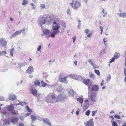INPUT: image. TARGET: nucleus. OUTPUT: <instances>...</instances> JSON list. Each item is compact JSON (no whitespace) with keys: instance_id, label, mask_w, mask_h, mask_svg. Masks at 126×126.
Segmentation results:
<instances>
[{"instance_id":"37","label":"nucleus","mask_w":126,"mask_h":126,"mask_svg":"<svg viewBox=\"0 0 126 126\" xmlns=\"http://www.w3.org/2000/svg\"><path fill=\"white\" fill-rule=\"evenodd\" d=\"M90 113V110H88L86 111L85 112V114L87 116L89 115Z\"/></svg>"},{"instance_id":"27","label":"nucleus","mask_w":126,"mask_h":126,"mask_svg":"<svg viewBox=\"0 0 126 126\" xmlns=\"http://www.w3.org/2000/svg\"><path fill=\"white\" fill-rule=\"evenodd\" d=\"M88 62L91 63V64L94 67L95 65L92 61L91 59H89L88 60Z\"/></svg>"},{"instance_id":"14","label":"nucleus","mask_w":126,"mask_h":126,"mask_svg":"<svg viewBox=\"0 0 126 126\" xmlns=\"http://www.w3.org/2000/svg\"><path fill=\"white\" fill-rule=\"evenodd\" d=\"M16 99V96L15 95H10L9 97L10 100H13Z\"/></svg>"},{"instance_id":"39","label":"nucleus","mask_w":126,"mask_h":126,"mask_svg":"<svg viewBox=\"0 0 126 126\" xmlns=\"http://www.w3.org/2000/svg\"><path fill=\"white\" fill-rule=\"evenodd\" d=\"M18 33L17 32H15V33L12 35V37L11 38L16 36V35H18Z\"/></svg>"},{"instance_id":"62","label":"nucleus","mask_w":126,"mask_h":126,"mask_svg":"<svg viewBox=\"0 0 126 126\" xmlns=\"http://www.w3.org/2000/svg\"><path fill=\"white\" fill-rule=\"evenodd\" d=\"M80 25H78L77 26V28L79 29L80 28Z\"/></svg>"},{"instance_id":"26","label":"nucleus","mask_w":126,"mask_h":126,"mask_svg":"<svg viewBox=\"0 0 126 126\" xmlns=\"http://www.w3.org/2000/svg\"><path fill=\"white\" fill-rule=\"evenodd\" d=\"M63 98L62 96V95H58L57 97V100H60L61 101V100Z\"/></svg>"},{"instance_id":"21","label":"nucleus","mask_w":126,"mask_h":126,"mask_svg":"<svg viewBox=\"0 0 126 126\" xmlns=\"http://www.w3.org/2000/svg\"><path fill=\"white\" fill-rule=\"evenodd\" d=\"M86 35L87 37H91L93 33L92 32L89 33V32H86Z\"/></svg>"},{"instance_id":"18","label":"nucleus","mask_w":126,"mask_h":126,"mask_svg":"<svg viewBox=\"0 0 126 126\" xmlns=\"http://www.w3.org/2000/svg\"><path fill=\"white\" fill-rule=\"evenodd\" d=\"M60 27L59 25L57 24L55 26H53L52 27V29L54 30H58Z\"/></svg>"},{"instance_id":"55","label":"nucleus","mask_w":126,"mask_h":126,"mask_svg":"<svg viewBox=\"0 0 126 126\" xmlns=\"http://www.w3.org/2000/svg\"><path fill=\"white\" fill-rule=\"evenodd\" d=\"M30 115V113H26V114H25V115L26 116H29Z\"/></svg>"},{"instance_id":"22","label":"nucleus","mask_w":126,"mask_h":126,"mask_svg":"<svg viewBox=\"0 0 126 126\" xmlns=\"http://www.w3.org/2000/svg\"><path fill=\"white\" fill-rule=\"evenodd\" d=\"M59 80L60 81L63 82V76L61 74L59 77Z\"/></svg>"},{"instance_id":"32","label":"nucleus","mask_w":126,"mask_h":126,"mask_svg":"<svg viewBox=\"0 0 126 126\" xmlns=\"http://www.w3.org/2000/svg\"><path fill=\"white\" fill-rule=\"evenodd\" d=\"M69 77H70L71 78L74 79L75 78V75L73 74H71L68 76Z\"/></svg>"},{"instance_id":"50","label":"nucleus","mask_w":126,"mask_h":126,"mask_svg":"<svg viewBox=\"0 0 126 126\" xmlns=\"http://www.w3.org/2000/svg\"><path fill=\"white\" fill-rule=\"evenodd\" d=\"M31 5L33 7V9H35V7H34V4L33 3H31Z\"/></svg>"},{"instance_id":"53","label":"nucleus","mask_w":126,"mask_h":126,"mask_svg":"<svg viewBox=\"0 0 126 126\" xmlns=\"http://www.w3.org/2000/svg\"><path fill=\"white\" fill-rule=\"evenodd\" d=\"M77 61H75L74 62V64L76 66H77Z\"/></svg>"},{"instance_id":"7","label":"nucleus","mask_w":126,"mask_h":126,"mask_svg":"<svg viewBox=\"0 0 126 126\" xmlns=\"http://www.w3.org/2000/svg\"><path fill=\"white\" fill-rule=\"evenodd\" d=\"M7 42L5 41V38H2L0 39V44L1 46L4 47H5L6 48L7 47H6L7 45Z\"/></svg>"},{"instance_id":"61","label":"nucleus","mask_w":126,"mask_h":126,"mask_svg":"<svg viewBox=\"0 0 126 126\" xmlns=\"http://www.w3.org/2000/svg\"><path fill=\"white\" fill-rule=\"evenodd\" d=\"M122 126H126V123H124Z\"/></svg>"},{"instance_id":"9","label":"nucleus","mask_w":126,"mask_h":126,"mask_svg":"<svg viewBox=\"0 0 126 126\" xmlns=\"http://www.w3.org/2000/svg\"><path fill=\"white\" fill-rule=\"evenodd\" d=\"M83 82L84 84L88 85V88H90L91 87L90 85V80L89 79H84L83 81Z\"/></svg>"},{"instance_id":"4","label":"nucleus","mask_w":126,"mask_h":126,"mask_svg":"<svg viewBox=\"0 0 126 126\" xmlns=\"http://www.w3.org/2000/svg\"><path fill=\"white\" fill-rule=\"evenodd\" d=\"M46 18L44 17L40 18L38 20V23L40 26H42L43 24H45Z\"/></svg>"},{"instance_id":"42","label":"nucleus","mask_w":126,"mask_h":126,"mask_svg":"<svg viewBox=\"0 0 126 126\" xmlns=\"http://www.w3.org/2000/svg\"><path fill=\"white\" fill-rule=\"evenodd\" d=\"M122 17L123 18L125 17H126V13H122Z\"/></svg>"},{"instance_id":"63","label":"nucleus","mask_w":126,"mask_h":126,"mask_svg":"<svg viewBox=\"0 0 126 126\" xmlns=\"http://www.w3.org/2000/svg\"><path fill=\"white\" fill-rule=\"evenodd\" d=\"M100 29H101V32H102L103 30V28L102 27H100Z\"/></svg>"},{"instance_id":"36","label":"nucleus","mask_w":126,"mask_h":126,"mask_svg":"<svg viewBox=\"0 0 126 126\" xmlns=\"http://www.w3.org/2000/svg\"><path fill=\"white\" fill-rule=\"evenodd\" d=\"M97 111V110L93 111L92 112V115L93 116H94Z\"/></svg>"},{"instance_id":"38","label":"nucleus","mask_w":126,"mask_h":126,"mask_svg":"<svg viewBox=\"0 0 126 126\" xmlns=\"http://www.w3.org/2000/svg\"><path fill=\"white\" fill-rule=\"evenodd\" d=\"M18 33L17 32H15V33L12 35V37L11 38L16 36V35H18Z\"/></svg>"},{"instance_id":"51","label":"nucleus","mask_w":126,"mask_h":126,"mask_svg":"<svg viewBox=\"0 0 126 126\" xmlns=\"http://www.w3.org/2000/svg\"><path fill=\"white\" fill-rule=\"evenodd\" d=\"M124 73L125 74V75H126V67H125L124 69Z\"/></svg>"},{"instance_id":"19","label":"nucleus","mask_w":126,"mask_h":126,"mask_svg":"<svg viewBox=\"0 0 126 126\" xmlns=\"http://www.w3.org/2000/svg\"><path fill=\"white\" fill-rule=\"evenodd\" d=\"M18 120V118L15 117L13 118L11 120V122L14 124L17 122Z\"/></svg>"},{"instance_id":"6","label":"nucleus","mask_w":126,"mask_h":126,"mask_svg":"<svg viewBox=\"0 0 126 126\" xmlns=\"http://www.w3.org/2000/svg\"><path fill=\"white\" fill-rule=\"evenodd\" d=\"M120 56V54L118 53L115 52L114 57L112 58L110 62V63H111L114 62L115 59H117Z\"/></svg>"},{"instance_id":"45","label":"nucleus","mask_w":126,"mask_h":126,"mask_svg":"<svg viewBox=\"0 0 126 126\" xmlns=\"http://www.w3.org/2000/svg\"><path fill=\"white\" fill-rule=\"evenodd\" d=\"M76 36H74L72 38V39L73 40V43H74L76 39Z\"/></svg>"},{"instance_id":"49","label":"nucleus","mask_w":126,"mask_h":126,"mask_svg":"<svg viewBox=\"0 0 126 126\" xmlns=\"http://www.w3.org/2000/svg\"><path fill=\"white\" fill-rule=\"evenodd\" d=\"M41 48V46H39V47L37 48V50L38 51H39Z\"/></svg>"},{"instance_id":"59","label":"nucleus","mask_w":126,"mask_h":126,"mask_svg":"<svg viewBox=\"0 0 126 126\" xmlns=\"http://www.w3.org/2000/svg\"><path fill=\"white\" fill-rule=\"evenodd\" d=\"M90 30L88 29H86L85 30V32H89Z\"/></svg>"},{"instance_id":"46","label":"nucleus","mask_w":126,"mask_h":126,"mask_svg":"<svg viewBox=\"0 0 126 126\" xmlns=\"http://www.w3.org/2000/svg\"><path fill=\"white\" fill-rule=\"evenodd\" d=\"M41 7L42 8H44L45 7V6L44 4H41Z\"/></svg>"},{"instance_id":"11","label":"nucleus","mask_w":126,"mask_h":126,"mask_svg":"<svg viewBox=\"0 0 126 126\" xmlns=\"http://www.w3.org/2000/svg\"><path fill=\"white\" fill-rule=\"evenodd\" d=\"M7 109L8 111H12L13 110L14 107L13 105L11 104L10 105H8L6 108Z\"/></svg>"},{"instance_id":"57","label":"nucleus","mask_w":126,"mask_h":126,"mask_svg":"<svg viewBox=\"0 0 126 126\" xmlns=\"http://www.w3.org/2000/svg\"><path fill=\"white\" fill-rule=\"evenodd\" d=\"M78 21V25H80V22H81V21L80 20H79V21Z\"/></svg>"},{"instance_id":"17","label":"nucleus","mask_w":126,"mask_h":126,"mask_svg":"<svg viewBox=\"0 0 126 126\" xmlns=\"http://www.w3.org/2000/svg\"><path fill=\"white\" fill-rule=\"evenodd\" d=\"M30 117L32 119V122H34L36 120L37 117L35 116L34 115H32Z\"/></svg>"},{"instance_id":"8","label":"nucleus","mask_w":126,"mask_h":126,"mask_svg":"<svg viewBox=\"0 0 126 126\" xmlns=\"http://www.w3.org/2000/svg\"><path fill=\"white\" fill-rule=\"evenodd\" d=\"M96 95L95 94H92L90 98L91 100L94 102H95L96 101Z\"/></svg>"},{"instance_id":"10","label":"nucleus","mask_w":126,"mask_h":126,"mask_svg":"<svg viewBox=\"0 0 126 126\" xmlns=\"http://www.w3.org/2000/svg\"><path fill=\"white\" fill-rule=\"evenodd\" d=\"M33 70V68L32 66H31L28 68L26 72L27 73H32Z\"/></svg>"},{"instance_id":"44","label":"nucleus","mask_w":126,"mask_h":126,"mask_svg":"<svg viewBox=\"0 0 126 126\" xmlns=\"http://www.w3.org/2000/svg\"><path fill=\"white\" fill-rule=\"evenodd\" d=\"M71 11L70 10L69 8L67 9V14L69 15H70V14Z\"/></svg>"},{"instance_id":"41","label":"nucleus","mask_w":126,"mask_h":126,"mask_svg":"<svg viewBox=\"0 0 126 126\" xmlns=\"http://www.w3.org/2000/svg\"><path fill=\"white\" fill-rule=\"evenodd\" d=\"M114 117L118 119H120L121 118L120 117L117 115H115L114 116Z\"/></svg>"},{"instance_id":"25","label":"nucleus","mask_w":126,"mask_h":126,"mask_svg":"<svg viewBox=\"0 0 126 126\" xmlns=\"http://www.w3.org/2000/svg\"><path fill=\"white\" fill-rule=\"evenodd\" d=\"M41 83L42 84V86L43 87H44L46 86L47 85V84L43 80L41 81Z\"/></svg>"},{"instance_id":"60","label":"nucleus","mask_w":126,"mask_h":126,"mask_svg":"<svg viewBox=\"0 0 126 126\" xmlns=\"http://www.w3.org/2000/svg\"><path fill=\"white\" fill-rule=\"evenodd\" d=\"M104 11H105L104 9H103V10H102V13H101L102 14H103V13H104Z\"/></svg>"},{"instance_id":"24","label":"nucleus","mask_w":126,"mask_h":126,"mask_svg":"<svg viewBox=\"0 0 126 126\" xmlns=\"http://www.w3.org/2000/svg\"><path fill=\"white\" fill-rule=\"evenodd\" d=\"M89 76L92 79H94L95 78V77L94 75L92 73L90 72L89 73Z\"/></svg>"},{"instance_id":"3","label":"nucleus","mask_w":126,"mask_h":126,"mask_svg":"<svg viewBox=\"0 0 126 126\" xmlns=\"http://www.w3.org/2000/svg\"><path fill=\"white\" fill-rule=\"evenodd\" d=\"M50 96L53 99L56 98V95L55 94L51 93L47 96V97L46 101L47 103L51 102L52 99L50 98Z\"/></svg>"},{"instance_id":"16","label":"nucleus","mask_w":126,"mask_h":126,"mask_svg":"<svg viewBox=\"0 0 126 126\" xmlns=\"http://www.w3.org/2000/svg\"><path fill=\"white\" fill-rule=\"evenodd\" d=\"M31 91L32 92L31 93L33 95L35 96L37 94V91L35 89H31Z\"/></svg>"},{"instance_id":"35","label":"nucleus","mask_w":126,"mask_h":126,"mask_svg":"<svg viewBox=\"0 0 126 126\" xmlns=\"http://www.w3.org/2000/svg\"><path fill=\"white\" fill-rule=\"evenodd\" d=\"M112 126H118L117 124L115 121L112 122Z\"/></svg>"},{"instance_id":"29","label":"nucleus","mask_w":126,"mask_h":126,"mask_svg":"<svg viewBox=\"0 0 126 126\" xmlns=\"http://www.w3.org/2000/svg\"><path fill=\"white\" fill-rule=\"evenodd\" d=\"M28 3V2L26 0H23V5H25Z\"/></svg>"},{"instance_id":"52","label":"nucleus","mask_w":126,"mask_h":126,"mask_svg":"<svg viewBox=\"0 0 126 126\" xmlns=\"http://www.w3.org/2000/svg\"><path fill=\"white\" fill-rule=\"evenodd\" d=\"M79 113V111H77L76 112V114L77 115H78Z\"/></svg>"},{"instance_id":"47","label":"nucleus","mask_w":126,"mask_h":126,"mask_svg":"<svg viewBox=\"0 0 126 126\" xmlns=\"http://www.w3.org/2000/svg\"><path fill=\"white\" fill-rule=\"evenodd\" d=\"M103 41L104 42V45H105V46H106L107 45V44H106V42H107V41H106L105 38H104Z\"/></svg>"},{"instance_id":"56","label":"nucleus","mask_w":126,"mask_h":126,"mask_svg":"<svg viewBox=\"0 0 126 126\" xmlns=\"http://www.w3.org/2000/svg\"><path fill=\"white\" fill-rule=\"evenodd\" d=\"M19 126H24V125L22 123H20L18 125Z\"/></svg>"},{"instance_id":"2","label":"nucleus","mask_w":126,"mask_h":126,"mask_svg":"<svg viewBox=\"0 0 126 126\" xmlns=\"http://www.w3.org/2000/svg\"><path fill=\"white\" fill-rule=\"evenodd\" d=\"M57 32H43V34H42V36L45 35H46V37H54L55 36V34Z\"/></svg>"},{"instance_id":"20","label":"nucleus","mask_w":126,"mask_h":126,"mask_svg":"<svg viewBox=\"0 0 126 126\" xmlns=\"http://www.w3.org/2000/svg\"><path fill=\"white\" fill-rule=\"evenodd\" d=\"M77 100L81 104V105H82L83 101L82 98L80 97L78 98H77Z\"/></svg>"},{"instance_id":"15","label":"nucleus","mask_w":126,"mask_h":126,"mask_svg":"<svg viewBox=\"0 0 126 126\" xmlns=\"http://www.w3.org/2000/svg\"><path fill=\"white\" fill-rule=\"evenodd\" d=\"M43 121L44 122L47 124L49 126H51V123L48 119L47 118L44 119H43Z\"/></svg>"},{"instance_id":"30","label":"nucleus","mask_w":126,"mask_h":126,"mask_svg":"<svg viewBox=\"0 0 126 126\" xmlns=\"http://www.w3.org/2000/svg\"><path fill=\"white\" fill-rule=\"evenodd\" d=\"M26 108L28 112L31 113L32 112V110L30 109L29 107L27 106L26 107Z\"/></svg>"},{"instance_id":"23","label":"nucleus","mask_w":126,"mask_h":126,"mask_svg":"<svg viewBox=\"0 0 126 126\" xmlns=\"http://www.w3.org/2000/svg\"><path fill=\"white\" fill-rule=\"evenodd\" d=\"M34 84L35 85L39 86L40 83L39 80H36L34 81Z\"/></svg>"},{"instance_id":"1","label":"nucleus","mask_w":126,"mask_h":126,"mask_svg":"<svg viewBox=\"0 0 126 126\" xmlns=\"http://www.w3.org/2000/svg\"><path fill=\"white\" fill-rule=\"evenodd\" d=\"M72 2L71 4V6H72V7L74 10H77L78 9L79 7L80 6V4L78 1L75 0L74 5L73 4L74 3L75 0H72Z\"/></svg>"},{"instance_id":"64","label":"nucleus","mask_w":126,"mask_h":126,"mask_svg":"<svg viewBox=\"0 0 126 126\" xmlns=\"http://www.w3.org/2000/svg\"><path fill=\"white\" fill-rule=\"evenodd\" d=\"M125 75V78L124 80L125 81V82H126V75Z\"/></svg>"},{"instance_id":"33","label":"nucleus","mask_w":126,"mask_h":126,"mask_svg":"<svg viewBox=\"0 0 126 126\" xmlns=\"http://www.w3.org/2000/svg\"><path fill=\"white\" fill-rule=\"evenodd\" d=\"M111 78V76L110 74H109L108 76V77L107 78V79L106 80V81L108 82L109 81Z\"/></svg>"},{"instance_id":"43","label":"nucleus","mask_w":126,"mask_h":126,"mask_svg":"<svg viewBox=\"0 0 126 126\" xmlns=\"http://www.w3.org/2000/svg\"><path fill=\"white\" fill-rule=\"evenodd\" d=\"M47 73H43V77L45 78H46L47 77Z\"/></svg>"},{"instance_id":"5","label":"nucleus","mask_w":126,"mask_h":126,"mask_svg":"<svg viewBox=\"0 0 126 126\" xmlns=\"http://www.w3.org/2000/svg\"><path fill=\"white\" fill-rule=\"evenodd\" d=\"M85 126H94V122L92 119H90L84 123Z\"/></svg>"},{"instance_id":"34","label":"nucleus","mask_w":126,"mask_h":126,"mask_svg":"<svg viewBox=\"0 0 126 126\" xmlns=\"http://www.w3.org/2000/svg\"><path fill=\"white\" fill-rule=\"evenodd\" d=\"M68 77V76H67V77H65L63 78V82L67 83V81L66 80V79Z\"/></svg>"},{"instance_id":"58","label":"nucleus","mask_w":126,"mask_h":126,"mask_svg":"<svg viewBox=\"0 0 126 126\" xmlns=\"http://www.w3.org/2000/svg\"><path fill=\"white\" fill-rule=\"evenodd\" d=\"M11 112L14 114V115H16V113L15 111H12Z\"/></svg>"},{"instance_id":"31","label":"nucleus","mask_w":126,"mask_h":126,"mask_svg":"<svg viewBox=\"0 0 126 126\" xmlns=\"http://www.w3.org/2000/svg\"><path fill=\"white\" fill-rule=\"evenodd\" d=\"M14 50V48H11L10 50V54L12 56H13V51Z\"/></svg>"},{"instance_id":"40","label":"nucleus","mask_w":126,"mask_h":126,"mask_svg":"<svg viewBox=\"0 0 126 126\" xmlns=\"http://www.w3.org/2000/svg\"><path fill=\"white\" fill-rule=\"evenodd\" d=\"M6 53H7L5 51H2L0 52V56H1V55H3V54H6Z\"/></svg>"},{"instance_id":"12","label":"nucleus","mask_w":126,"mask_h":126,"mask_svg":"<svg viewBox=\"0 0 126 126\" xmlns=\"http://www.w3.org/2000/svg\"><path fill=\"white\" fill-rule=\"evenodd\" d=\"M68 91L69 95L72 97H74V90L72 89H70L68 90Z\"/></svg>"},{"instance_id":"28","label":"nucleus","mask_w":126,"mask_h":126,"mask_svg":"<svg viewBox=\"0 0 126 126\" xmlns=\"http://www.w3.org/2000/svg\"><path fill=\"white\" fill-rule=\"evenodd\" d=\"M94 72L98 75L100 76V72L98 70L95 69Z\"/></svg>"},{"instance_id":"13","label":"nucleus","mask_w":126,"mask_h":126,"mask_svg":"<svg viewBox=\"0 0 126 126\" xmlns=\"http://www.w3.org/2000/svg\"><path fill=\"white\" fill-rule=\"evenodd\" d=\"M99 89V87L97 85H95L91 88L92 90L94 91H97Z\"/></svg>"},{"instance_id":"54","label":"nucleus","mask_w":126,"mask_h":126,"mask_svg":"<svg viewBox=\"0 0 126 126\" xmlns=\"http://www.w3.org/2000/svg\"><path fill=\"white\" fill-rule=\"evenodd\" d=\"M2 113L4 115H6L7 113L6 112H2Z\"/></svg>"},{"instance_id":"48","label":"nucleus","mask_w":126,"mask_h":126,"mask_svg":"<svg viewBox=\"0 0 126 126\" xmlns=\"http://www.w3.org/2000/svg\"><path fill=\"white\" fill-rule=\"evenodd\" d=\"M5 122L7 124H10L9 122L7 120H6L5 121Z\"/></svg>"}]
</instances>
